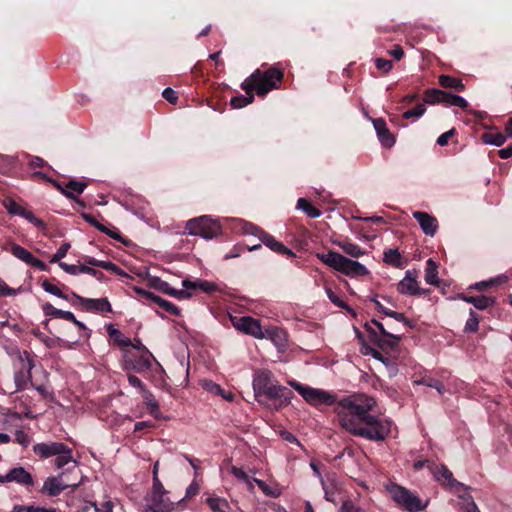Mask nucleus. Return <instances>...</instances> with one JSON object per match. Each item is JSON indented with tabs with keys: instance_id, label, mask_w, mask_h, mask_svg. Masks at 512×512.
<instances>
[{
	"instance_id": "f03ea898",
	"label": "nucleus",
	"mask_w": 512,
	"mask_h": 512,
	"mask_svg": "<svg viewBox=\"0 0 512 512\" xmlns=\"http://www.w3.org/2000/svg\"><path fill=\"white\" fill-rule=\"evenodd\" d=\"M283 79V72L275 67L266 71L257 69L248 78H246L241 88L247 93L256 92L258 96H265L268 92L278 88V84Z\"/></svg>"
},
{
	"instance_id": "13d9d810",
	"label": "nucleus",
	"mask_w": 512,
	"mask_h": 512,
	"mask_svg": "<svg viewBox=\"0 0 512 512\" xmlns=\"http://www.w3.org/2000/svg\"><path fill=\"white\" fill-rule=\"evenodd\" d=\"M326 294L329 300L335 304L337 307L346 308L345 303L331 290V288L326 287Z\"/></svg>"
},
{
	"instance_id": "e2e57ef3",
	"label": "nucleus",
	"mask_w": 512,
	"mask_h": 512,
	"mask_svg": "<svg viewBox=\"0 0 512 512\" xmlns=\"http://www.w3.org/2000/svg\"><path fill=\"white\" fill-rule=\"evenodd\" d=\"M231 473L239 480L243 481V482H248V474L243 471L241 468H238L236 466H232L231 467Z\"/></svg>"
},
{
	"instance_id": "c03bdc74",
	"label": "nucleus",
	"mask_w": 512,
	"mask_h": 512,
	"mask_svg": "<svg viewBox=\"0 0 512 512\" xmlns=\"http://www.w3.org/2000/svg\"><path fill=\"white\" fill-rule=\"evenodd\" d=\"M45 292L50 293L56 297L67 299V296L55 285L51 284L48 280H44L41 284Z\"/></svg>"
},
{
	"instance_id": "bb28decb",
	"label": "nucleus",
	"mask_w": 512,
	"mask_h": 512,
	"mask_svg": "<svg viewBox=\"0 0 512 512\" xmlns=\"http://www.w3.org/2000/svg\"><path fill=\"white\" fill-rule=\"evenodd\" d=\"M182 285L186 289H199L206 293H212L217 290V287L214 283L201 279H198L196 281L184 279L182 281Z\"/></svg>"
},
{
	"instance_id": "cd10ccee",
	"label": "nucleus",
	"mask_w": 512,
	"mask_h": 512,
	"mask_svg": "<svg viewBox=\"0 0 512 512\" xmlns=\"http://www.w3.org/2000/svg\"><path fill=\"white\" fill-rule=\"evenodd\" d=\"M82 218L88 222L90 225L98 229L99 231L105 233L113 239L121 240V235L114 230L107 228L105 225L101 224L93 215L88 213H83Z\"/></svg>"
},
{
	"instance_id": "8fccbe9b",
	"label": "nucleus",
	"mask_w": 512,
	"mask_h": 512,
	"mask_svg": "<svg viewBox=\"0 0 512 512\" xmlns=\"http://www.w3.org/2000/svg\"><path fill=\"white\" fill-rule=\"evenodd\" d=\"M310 467H311V469L313 470V472H314L315 476H316L317 478H319V480H320V482H321V484H322L323 490H324V492H325L326 499H327L328 501H331V498H330V495H329V491H328V487H327V485H326V483H325V480L323 479V477H322V475H321V472H320V470H319L318 465H317L315 462H311V463H310Z\"/></svg>"
},
{
	"instance_id": "6ab92c4d",
	"label": "nucleus",
	"mask_w": 512,
	"mask_h": 512,
	"mask_svg": "<svg viewBox=\"0 0 512 512\" xmlns=\"http://www.w3.org/2000/svg\"><path fill=\"white\" fill-rule=\"evenodd\" d=\"M272 383V373L270 371L260 370L256 372L253 378V390L255 396H262V394Z\"/></svg>"
},
{
	"instance_id": "338daca9",
	"label": "nucleus",
	"mask_w": 512,
	"mask_h": 512,
	"mask_svg": "<svg viewBox=\"0 0 512 512\" xmlns=\"http://www.w3.org/2000/svg\"><path fill=\"white\" fill-rule=\"evenodd\" d=\"M388 54L396 60H401L404 56V50L400 45H394V47L388 51Z\"/></svg>"
},
{
	"instance_id": "423d86ee",
	"label": "nucleus",
	"mask_w": 512,
	"mask_h": 512,
	"mask_svg": "<svg viewBox=\"0 0 512 512\" xmlns=\"http://www.w3.org/2000/svg\"><path fill=\"white\" fill-rule=\"evenodd\" d=\"M17 370L14 373L15 391H22L31 382V371L34 368V360L27 351L17 353Z\"/></svg>"
},
{
	"instance_id": "7ed1b4c3",
	"label": "nucleus",
	"mask_w": 512,
	"mask_h": 512,
	"mask_svg": "<svg viewBox=\"0 0 512 512\" xmlns=\"http://www.w3.org/2000/svg\"><path fill=\"white\" fill-rule=\"evenodd\" d=\"M317 256L324 264L350 277L364 276L369 273L360 262L351 260L334 251H328Z\"/></svg>"
},
{
	"instance_id": "69168bd1",
	"label": "nucleus",
	"mask_w": 512,
	"mask_h": 512,
	"mask_svg": "<svg viewBox=\"0 0 512 512\" xmlns=\"http://www.w3.org/2000/svg\"><path fill=\"white\" fill-rule=\"evenodd\" d=\"M159 493H167V491L164 489V486L160 481L159 477L155 475V477H153V490L151 494Z\"/></svg>"
},
{
	"instance_id": "f257e3e1",
	"label": "nucleus",
	"mask_w": 512,
	"mask_h": 512,
	"mask_svg": "<svg viewBox=\"0 0 512 512\" xmlns=\"http://www.w3.org/2000/svg\"><path fill=\"white\" fill-rule=\"evenodd\" d=\"M375 400L365 394H355L338 402V419L342 428L370 441H383L391 431V422L370 415Z\"/></svg>"
},
{
	"instance_id": "a211bd4d",
	"label": "nucleus",
	"mask_w": 512,
	"mask_h": 512,
	"mask_svg": "<svg viewBox=\"0 0 512 512\" xmlns=\"http://www.w3.org/2000/svg\"><path fill=\"white\" fill-rule=\"evenodd\" d=\"M33 451L40 458H49L65 451V444L61 442L38 443L33 446Z\"/></svg>"
},
{
	"instance_id": "2eb2a0df",
	"label": "nucleus",
	"mask_w": 512,
	"mask_h": 512,
	"mask_svg": "<svg viewBox=\"0 0 512 512\" xmlns=\"http://www.w3.org/2000/svg\"><path fill=\"white\" fill-rule=\"evenodd\" d=\"M16 482L17 484L31 487L34 485V479L27 470L23 467H15L7 474L0 475V483Z\"/></svg>"
},
{
	"instance_id": "4d7b16f0",
	"label": "nucleus",
	"mask_w": 512,
	"mask_h": 512,
	"mask_svg": "<svg viewBox=\"0 0 512 512\" xmlns=\"http://www.w3.org/2000/svg\"><path fill=\"white\" fill-rule=\"evenodd\" d=\"M203 387L208 392L216 394V395H221L223 392V389L221 388V386L212 381H204Z\"/></svg>"
},
{
	"instance_id": "ea45409f",
	"label": "nucleus",
	"mask_w": 512,
	"mask_h": 512,
	"mask_svg": "<svg viewBox=\"0 0 512 512\" xmlns=\"http://www.w3.org/2000/svg\"><path fill=\"white\" fill-rule=\"evenodd\" d=\"M384 262L395 267H401V255L398 249H389L384 252Z\"/></svg>"
},
{
	"instance_id": "72a5a7b5",
	"label": "nucleus",
	"mask_w": 512,
	"mask_h": 512,
	"mask_svg": "<svg viewBox=\"0 0 512 512\" xmlns=\"http://www.w3.org/2000/svg\"><path fill=\"white\" fill-rule=\"evenodd\" d=\"M70 462H74L76 464V461H74L72 457V450L67 445H65V451L56 454V459L54 460V465L56 468L60 469L64 467L65 465L69 464Z\"/></svg>"
},
{
	"instance_id": "a19ab883",
	"label": "nucleus",
	"mask_w": 512,
	"mask_h": 512,
	"mask_svg": "<svg viewBox=\"0 0 512 512\" xmlns=\"http://www.w3.org/2000/svg\"><path fill=\"white\" fill-rule=\"evenodd\" d=\"M443 90L440 89H428L425 91L424 101L429 104L441 103Z\"/></svg>"
},
{
	"instance_id": "c85d7f7f",
	"label": "nucleus",
	"mask_w": 512,
	"mask_h": 512,
	"mask_svg": "<svg viewBox=\"0 0 512 512\" xmlns=\"http://www.w3.org/2000/svg\"><path fill=\"white\" fill-rule=\"evenodd\" d=\"M425 281L431 285L439 283L437 264L430 258L426 262Z\"/></svg>"
},
{
	"instance_id": "20e7f679",
	"label": "nucleus",
	"mask_w": 512,
	"mask_h": 512,
	"mask_svg": "<svg viewBox=\"0 0 512 512\" xmlns=\"http://www.w3.org/2000/svg\"><path fill=\"white\" fill-rule=\"evenodd\" d=\"M186 230L192 236H200L204 239L216 237L220 231V225L209 216H200L187 221Z\"/></svg>"
},
{
	"instance_id": "5fc2aeb1",
	"label": "nucleus",
	"mask_w": 512,
	"mask_h": 512,
	"mask_svg": "<svg viewBox=\"0 0 512 512\" xmlns=\"http://www.w3.org/2000/svg\"><path fill=\"white\" fill-rule=\"evenodd\" d=\"M15 440L23 447H28L31 441L29 435L25 433L23 430H17L15 432Z\"/></svg>"
},
{
	"instance_id": "4c0bfd02",
	"label": "nucleus",
	"mask_w": 512,
	"mask_h": 512,
	"mask_svg": "<svg viewBox=\"0 0 512 512\" xmlns=\"http://www.w3.org/2000/svg\"><path fill=\"white\" fill-rule=\"evenodd\" d=\"M254 482L266 496L278 498L281 495V490L279 488L270 487L261 479L254 478Z\"/></svg>"
},
{
	"instance_id": "774afa93",
	"label": "nucleus",
	"mask_w": 512,
	"mask_h": 512,
	"mask_svg": "<svg viewBox=\"0 0 512 512\" xmlns=\"http://www.w3.org/2000/svg\"><path fill=\"white\" fill-rule=\"evenodd\" d=\"M451 106H456L462 109H466L468 107V102L459 95H455L452 97V104Z\"/></svg>"
},
{
	"instance_id": "f8f14e48",
	"label": "nucleus",
	"mask_w": 512,
	"mask_h": 512,
	"mask_svg": "<svg viewBox=\"0 0 512 512\" xmlns=\"http://www.w3.org/2000/svg\"><path fill=\"white\" fill-rule=\"evenodd\" d=\"M428 468L436 481L440 482L442 485H448L451 489L455 490L463 487V484L453 477L452 472L445 465L431 463L428 465Z\"/></svg>"
},
{
	"instance_id": "49530a36",
	"label": "nucleus",
	"mask_w": 512,
	"mask_h": 512,
	"mask_svg": "<svg viewBox=\"0 0 512 512\" xmlns=\"http://www.w3.org/2000/svg\"><path fill=\"white\" fill-rule=\"evenodd\" d=\"M70 249V243H63L59 248L58 250L56 251V253L51 257L50 259V263H58L61 262V259H63L68 250Z\"/></svg>"
},
{
	"instance_id": "393cba45",
	"label": "nucleus",
	"mask_w": 512,
	"mask_h": 512,
	"mask_svg": "<svg viewBox=\"0 0 512 512\" xmlns=\"http://www.w3.org/2000/svg\"><path fill=\"white\" fill-rule=\"evenodd\" d=\"M153 286L159 291L176 297L178 299H184L190 297V294L185 290H176L172 288L168 282L161 280L160 278L153 279Z\"/></svg>"
},
{
	"instance_id": "4be33fe9",
	"label": "nucleus",
	"mask_w": 512,
	"mask_h": 512,
	"mask_svg": "<svg viewBox=\"0 0 512 512\" xmlns=\"http://www.w3.org/2000/svg\"><path fill=\"white\" fill-rule=\"evenodd\" d=\"M7 209L10 214L19 215L25 218L37 228H45V223L41 219L37 218L31 211L23 208L19 204L11 202Z\"/></svg>"
},
{
	"instance_id": "f704fd0d",
	"label": "nucleus",
	"mask_w": 512,
	"mask_h": 512,
	"mask_svg": "<svg viewBox=\"0 0 512 512\" xmlns=\"http://www.w3.org/2000/svg\"><path fill=\"white\" fill-rule=\"evenodd\" d=\"M338 246L348 255L358 258L365 254L357 244L348 241H342L338 243Z\"/></svg>"
},
{
	"instance_id": "603ef678",
	"label": "nucleus",
	"mask_w": 512,
	"mask_h": 512,
	"mask_svg": "<svg viewBox=\"0 0 512 512\" xmlns=\"http://www.w3.org/2000/svg\"><path fill=\"white\" fill-rule=\"evenodd\" d=\"M462 507L465 512H480L471 496L463 497Z\"/></svg>"
},
{
	"instance_id": "4468645a",
	"label": "nucleus",
	"mask_w": 512,
	"mask_h": 512,
	"mask_svg": "<svg viewBox=\"0 0 512 512\" xmlns=\"http://www.w3.org/2000/svg\"><path fill=\"white\" fill-rule=\"evenodd\" d=\"M166 494H150L146 498L145 512H171L174 508V503L165 497Z\"/></svg>"
},
{
	"instance_id": "680f3d73",
	"label": "nucleus",
	"mask_w": 512,
	"mask_h": 512,
	"mask_svg": "<svg viewBox=\"0 0 512 512\" xmlns=\"http://www.w3.org/2000/svg\"><path fill=\"white\" fill-rule=\"evenodd\" d=\"M101 268H103L105 270H108V271H111V272L115 273L116 275H122L123 274V272L119 268V266H117L116 264H114V263H112L110 261H103L102 265H101Z\"/></svg>"
},
{
	"instance_id": "412c9836",
	"label": "nucleus",
	"mask_w": 512,
	"mask_h": 512,
	"mask_svg": "<svg viewBox=\"0 0 512 512\" xmlns=\"http://www.w3.org/2000/svg\"><path fill=\"white\" fill-rule=\"evenodd\" d=\"M373 125L381 144L387 148L392 147L395 143V138L387 128L386 122L382 118H377L373 120Z\"/></svg>"
},
{
	"instance_id": "0eeeda50",
	"label": "nucleus",
	"mask_w": 512,
	"mask_h": 512,
	"mask_svg": "<svg viewBox=\"0 0 512 512\" xmlns=\"http://www.w3.org/2000/svg\"><path fill=\"white\" fill-rule=\"evenodd\" d=\"M289 384L311 405L330 404L333 402L332 396L323 390L304 386L295 381Z\"/></svg>"
},
{
	"instance_id": "e433bc0d",
	"label": "nucleus",
	"mask_w": 512,
	"mask_h": 512,
	"mask_svg": "<svg viewBox=\"0 0 512 512\" xmlns=\"http://www.w3.org/2000/svg\"><path fill=\"white\" fill-rule=\"evenodd\" d=\"M507 136L498 132V133H485L482 136V139L485 143L495 146H502L506 141Z\"/></svg>"
},
{
	"instance_id": "5701e85b",
	"label": "nucleus",
	"mask_w": 512,
	"mask_h": 512,
	"mask_svg": "<svg viewBox=\"0 0 512 512\" xmlns=\"http://www.w3.org/2000/svg\"><path fill=\"white\" fill-rule=\"evenodd\" d=\"M260 240L265 246L276 253L295 257V253L291 249L284 246L281 242L277 241L273 236L266 232H260Z\"/></svg>"
},
{
	"instance_id": "39448f33",
	"label": "nucleus",
	"mask_w": 512,
	"mask_h": 512,
	"mask_svg": "<svg viewBox=\"0 0 512 512\" xmlns=\"http://www.w3.org/2000/svg\"><path fill=\"white\" fill-rule=\"evenodd\" d=\"M388 492L399 506L410 512L421 511L426 507V504H423L419 497L403 486L392 484L388 487Z\"/></svg>"
},
{
	"instance_id": "6e6d98bb",
	"label": "nucleus",
	"mask_w": 512,
	"mask_h": 512,
	"mask_svg": "<svg viewBox=\"0 0 512 512\" xmlns=\"http://www.w3.org/2000/svg\"><path fill=\"white\" fill-rule=\"evenodd\" d=\"M59 267L70 275H77V274H80L82 271V270H80L82 268V265L81 266L70 265L65 262H59Z\"/></svg>"
},
{
	"instance_id": "37998d69",
	"label": "nucleus",
	"mask_w": 512,
	"mask_h": 512,
	"mask_svg": "<svg viewBox=\"0 0 512 512\" xmlns=\"http://www.w3.org/2000/svg\"><path fill=\"white\" fill-rule=\"evenodd\" d=\"M478 327L479 317L472 309H470L469 318L466 321L464 330L465 332H476L478 330Z\"/></svg>"
},
{
	"instance_id": "58836bf2",
	"label": "nucleus",
	"mask_w": 512,
	"mask_h": 512,
	"mask_svg": "<svg viewBox=\"0 0 512 512\" xmlns=\"http://www.w3.org/2000/svg\"><path fill=\"white\" fill-rule=\"evenodd\" d=\"M254 101V95L252 93L248 94V96H235L231 98L230 105L234 109H240L243 108L249 104H251Z\"/></svg>"
},
{
	"instance_id": "79ce46f5",
	"label": "nucleus",
	"mask_w": 512,
	"mask_h": 512,
	"mask_svg": "<svg viewBox=\"0 0 512 512\" xmlns=\"http://www.w3.org/2000/svg\"><path fill=\"white\" fill-rule=\"evenodd\" d=\"M11 512H56L53 508L35 507L33 505H15Z\"/></svg>"
},
{
	"instance_id": "9d476101",
	"label": "nucleus",
	"mask_w": 512,
	"mask_h": 512,
	"mask_svg": "<svg viewBox=\"0 0 512 512\" xmlns=\"http://www.w3.org/2000/svg\"><path fill=\"white\" fill-rule=\"evenodd\" d=\"M417 278L418 272L416 270H407L405 277L397 285L398 292L410 296L425 294L426 290L419 287Z\"/></svg>"
},
{
	"instance_id": "aec40b11",
	"label": "nucleus",
	"mask_w": 512,
	"mask_h": 512,
	"mask_svg": "<svg viewBox=\"0 0 512 512\" xmlns=\"http://www.w3.org/2000/svg\"><path fill=\"white\" fill-rule=\"evenodd\" d=\"M413 217L418 221L421 229L426 235L433 236L438 228L437 220L426 212L416 211Z\"/></svg>"
},
{
	"instance_id": "1a4fd4ad",
	"label": "nucleus",
	"mask_w": 512,
	"mask_h": 512,
	"mask_svg": "<svg viewBox=\"0 0 512 512\" xmlns=\"http://www.w3.org/2000/svg\"><path fill=\"white\" fill-rule=\"evenodd\" d=\"M233 326L248 335L257 339H263L265 334L262 330L260 321L249 316L232 318Z\"/></svg>"
},
{
	"instance_id": "052dcab7",
	"label": "nucleus",
	"mask_w": 512,
	"mask_h": 512,
	"mask_svg": "<svg viewBox=\"0 0 512 512\" xmlns=\"http://www.w3.org/2000/svg\"><path fill=\"white\" fill-rule=\"evenodd\" d=\"M144 398H145V403H146L147 407L150 409V411L151 410L157 411V408H159V404H158L157 400L154 398V396L150 392H147Z\"/></svg>"
},
{
	"instance_id": "de8ad7c7",
	"label": "nucleus",
	"mask_w": 512,
	"mask_h": 512,
	"mask_svg": "<svg viewBox=\"0 0 512 512\" xmlns=\"http://www.w3.org/2000/svg\"><path fill=\"white\" fill-rule=\"evenodd\" d=\"M426 109L423 104L416 105L413 109L407 110L403 113L404 119H410L413 117H421L425 113Z\"/></svg>"
},
{
	"instance_id": "a18cd8bd",
	"label": "nucleus",
	"mask_w": 512,
	"mask_h": 512,
	"mask_svg": "<svg viewBox=\"0 0 512 512\" xmlns=\"http://www.w3.org/2000/svg\"><path fill=\"white\" fill-rule=\"evenodd\" d=\"M86 187H87V184L85 182L77 181V180H70L66 184V189L68 191H71L73 194L76 193L78 195L83 193V191L85 190Z\"/></svg>"
},
{
	"instance_id": "ddd939ff",
	"label": "nucleus",
	"mask_w": 512,
	"mask_h": 512,
	"mask_svg": "<svg viewBox=\"0 0 512 512\" xmlns=\"http://www.w3.org/2000/svg\"><path fill=\"white\" fill-rule=\"evenodd\" d=\"M292 395L291 390L275 383H272L262 394V396H266L269 399L278 402L275 406L276 409L288 405L291 401Z\"/></svg>"
},
{
	"instance_id": "c9c22d12",
	"label": "nucleus",
	"mask_w": 512,
	"mask_h": 512,
	"mask_svg": "<svg viewBox=\"0 0 512 512\" xmlns=\"http://www.w3.org/2000/svg\"><path fill=\"white\" fill-rule=\"evenodd\" d=\"M206 501L213 512H227L229 509V504L225 499L209 497Z\"/></svg>"
},
{
	"instance_id": "0e129e2a",
	"label": "nucleus",
	"mask_w": 512,
	"mask_h": 512,
	"mask_svg": "<svg viewBox=\"0 0 512 512\" xmlns=\"http://www.w3.org/2000/svg\"><path fill=\"white\" fill-rule=\"evenodd\" d=\"M96 512H112L113 511V503L109 500L101 503L100 506H97L96 503H93Z\"/></svg>"
},
{
	"instance_id": "2f4dec72",
	"label": "nucleus",
	"mask_w": 512,
	"mask_h": 512,
	"mask_svg": "<svg viewBox=\"0 0 512 512\" xmlns=\"http://www.w3.org/2000/svg\"><path fill=\"white\" fill-rule=\"evenodd\" d=\"M10 251L14 257L18 258L19 260L25 262L28 265H30L32 260H34V256L31 252H29L27 249L23 248L22 246L16 243H13L11 245Z\"/></svg>"
},
{
	"instance_id": "dca6fc26",
	"label": "nucleus",
	"mask_w": 512,
	"mask_h": 512,
	"mask_svg": "<svg viewBox=\"0 0 512 512\" xmlns=\"http://www.w3.org/2000/svg\"><path fill=\"white\" fill-rule=\"evenodd\" d=\"M73 297H75L87 311L94 312H111V304L107 300V298H99V299H91L84 298L76 293H72Z\"/></svg>"
},
{
	"instance_id": "c756f323",
	"label": "nucleus",
	"mask_w": 512,
	"mask_h": 512,
	"mask_svg": "<svg viewBox=\"0 0 512 512\" xmlns=\"http://www.w3.org/2000/svg\"><path fill=\"white\" fill-rule=\"evenodd\" d=\"M439 84L444 88H451L460 92L465 89V85L461 79L449 75H440Z\"/></svg>"
},
{
	"instance_id": "7c9ffc66",
	"label": "nucleus",
	"mask_w": 512,
	"mask_h": 512,
	"mask_svg": "<svg viewBox=\"0 0 512 512\" xmlns=\"http://www.w3.org/2000/svg\"><path fill=\"white\" fill-rule=\"evenodd\" d=\"M297 208L302 210L310 218H318L321 216V211L313 206L307 199L299 198L297 201Z\"/></svg>"
},
{
	"instance_id": "6e6552de",
	"label": "nucleus",
	"mask_w": 512,
	"mask_h": 512,
	"mask_svg": "<svg viewBox=\"0 0 512 512\" xmlns=\"http://www.w3.org/2000/svg\"><path fill=\"white\" fill-rule=\"evenodd\" d=\"M366 328L369 331L370 340L376 344L379 349L385 352H397L402 339L401 335L393 333L378 334L376 331L370 329L367 324Z\"/></svg>"
},
{
	"instance_id": "473e14b6",
	"label": "nucleus",
	"mask_w": 512,
	"mask_h": 512,
	"mask_svg": "<svg viewBox=\"0 0 512 512\" xmlns=\"http://www.w3.org/2000/svg\"><path fill=\"white\" fill-rule=\"evenodd\" d=\"M108 335L119 345L123 347H128L132 345V342L129 338L125 337L121 331L115 328L112 324H109L107 327Z\"/></svg>"
},
{
	"instance_id": "a878e982",
	"label": "nucleus",
	"mask_w": 512,
	"mask_h": 512,
	"mask_svg": "<svg viewBox=\"0 0 512 512\" xmlns=\"http://www.w3.org/2000/svg\"><path fill=\"white\" fill-rule=\"evenodd\" d=\"M460 299L464 300L467 303L472 304L476 309L478 310H484L490 306H492L495 303V298L488 297V296H466V295H459Z\"/></svg>"
},
{
	"instance_id": "bf43d9fd",
	"label": "nucleus",
	"mask_w": 512,
	"mask_h": 512,
	"mask_svg": "<svg viewBox=\"0 0 512 512\" xmlns=\"http://www.w3.org/2000/svg\"><path fill=\"white\" fill-rule=\"evenodd\" d=\"M162 96L171 104H175L178 100L176 92L170 87L163 90Z\"/></svg>"
},
{
	"instance_id": "9b49d317",
	"label": "nucleus",
	"mask_w": 512,
	"mask_h": 512,
	"mask_svg": "<svg viewBox=\"0 0 512 512\" xmlns=\"http://www.w3.org/2000/svg\"><path fill=\"white\" fill-rule=\"evenodd\" d=\"M64 472H61L58 476L48 477L42 486L41 493L49 496H58L65 489L72 487L77 488L80 483L69 484L63 480Z\"/></svg>"
},
{
	"instance_id": "f3484780",
	"label": "nucleus",
	"mask_w": 512,
	"mask_h": 512,
	"mask_svg": "<svg viewBox=\"0 0 512 512\" xmlns=\"http://www.w3.org/2000/svg\"><path fill=\"white\" fill-rule=\"evenodd\" d=\"M135 291L138 294H140L143 298L156 303L157 305H159L161 308H163L165 311L169 312L170 314L175 315V316L180 315L179 308L177 306H175L172 302H169V301L161 298L160 296H158L152 292L143 290V289L136 288Z\"/></svg>"
},
{
	"instance_id": "b1692460",
	"label": "nucleus",
	"mask_w": 512,
	"mask_h": 512,
	"mask_svg": "<svg viewBox=\"0 0 512 512\" xmlns=\"http://www.w3.org/2000/svg\"><path fill=\"white\" fill-rule=\"evenodd\" d=\"M131 346L141 352L139 360L133 364V369L138 372L150 369L152 354L149 350L140 341H136L134 344L132 343Z\"/></svg>"
},
{
	"instance_id": "3c124183",
	"label": "nucleus",
	"mask_w": 512,
	"mask_h": 512,
	"mask_svg": "<svg viewBox=\"0 0 512 512\" xmlns=\"http://www.w3.org/2000/svg\"><path fill=\"white\" fill-rule=\"evenodd\" d=\"M387 316L394 318L395 320L403 323L405 326L409 328H412L414 326L413 322L410 319L406 318L403 313L390 310L389 313H387Z\"/></svg>"
},
{
	"instance_id": "864d4df0",
	"label": "nucleus",
	"mask_w": 512,
	"mask_h": 512,
	"mask_svg": "<svg viewBox=\"0 0 512 512\" xmlns=\"http://www.w3.org/2000/svg\"><path fill=\"white\" fill-rule=\"evenodd\" d=\"M375 65L377 69L383 71L384 73L390 72L393 67L392 61L383 58H377L375 60Z\"/></svg>"
},
{
	"instance_id": "09e8293b",
	"label": "nucleus",
	"mask_w": 512,
	"mask_h": 512,
	"mask_svg": "<svg viewBox=\"0 0 512 512\" xmlns=\"http://www.w3.org/2000/svg\"><path fill=\"white\" fill-rule=\"evenodd\" d=\"M47 179L56 187V189H58L67 198L76 200L77 203H79L80 205L84 206L83 201L79 200V199H76L75 195H73V193L71 191H68L66 189V186L63 187L58 181H55V180H52V179H49V178H47Z\"/></svg>"
}]
</instances>
